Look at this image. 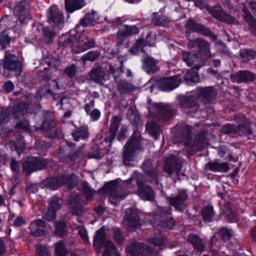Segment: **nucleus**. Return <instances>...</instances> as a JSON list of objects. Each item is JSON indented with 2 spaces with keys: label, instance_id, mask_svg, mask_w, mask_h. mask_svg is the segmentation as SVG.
<instances>
[{
  "label": "nucleus",
  "instance_id": "nucleus-26",
  "mask_svg": "<svg viewBox=\"0 0 256 256\" xmlns=\"http://www.w3.org/2000/svg\"><path fill=\"white\" fill-rule=\"evenodd\" d=\"M183 60L187 64L188 66L198 70L202 66L200 59L196 54H192L190 52L183 51L182 52Z\"/></svg>",
  "mask_w": 256,
  "mask_h": 256
},
{
  "label": "nucleus",
  "instance_id": "nucleus-39",
  "mask_svg": "<svg viewBox=\"0 0 256 256\" xmlns=\"http://www.w3.org/2000/svg\"><path fill=\"white\" fill-rule=\"evenodd\" d=\"M110 240H106V232L104 228H102L96 231L94 240V246L96 248L100 250L102 245L104 246V243Z\"/></svg>",
  "mask_w": 256,
  "mask_h": 256
},
{
  "label": "nucleus",
  "instance_id": "nucleus-53",
  "mask_svg": "<svg viewBox=\"0 0 256 256\" xmlns=\"http://www.w3.org/2000/svg\"><path fill=\"white\" fill-rule=\"evenodd\" d=\"M54 232L56 235L62 237L66 235V224L62 222H56V229Z\"/></svg>",
  "mask_w": 256,
  "mask_h": 256
},
{
  "label": "nucleus",
  "instance_id": "nucleus-22",
  "mask_svg": "<svg viewBox=\"0 0 256 256\" xmlns=\"http://www.w3.org/2000/svg\"><path fill=\"white\" fill-rule=\"evenodd\" d=\"M65 152L64 148L60 146L58 156V160L60 162L66 164L74 163L82 156L81 152L80 150L72 151L68 152L66 155Z\"/></svg>",
  "mask_w": 256,
  "mask_h": 256
},
{
  "label": "nucleus",
  "instance_id": "nucleus-7",
  "mask_svg": "<svg viewBox=\"0 0 256 256\" xmlns=\"http://www.w3.org/2000/svg\"><path fill=\"white\" fill-rule=\"evenodd\" d=\"M206 10L216 19L228 24H238V22L236 19L225 12L220 4L212 6L206 7Z\"/></svg>",
  "mask_w": 256,
  "mask_h": 256
},
{
  "label": "nucleus",
  "instance_id": "nucleus-57",
  "mask_svg": "<svg viewBox=\"0 0 256 256\" xmlns=\"http://www.w3.org/2000/svg\"><path fill=\"white\" fill-rule=\"evenodd\" d=\"M63 203L62 200L56 196L53 197L50 200V208L56 212L60 210Z\"/></svg>",
  "mask_w": 256,
  "mask_h": 256
},
{
  "label": "nucleus",
  "instance_id": "nucleus-23",
  "mask_svg": "<svg viewBox=\"0 0 256 256\" xmlns=\"http://www.w3.org/2000/svg\"><path fill=\"white\" fill-rule=\"evenodd\" d=\"M188 198L186 192L184 190H180L176 196L168 198V200L170 204L176 210L182 212L185 206L184 202Z\"/></svg>",
  "mask_w": 256,
  "mask_h": 256
},
{
  "label": "nucleus",
  "instance_id": "nucleus-38",
  "mask_svg": "<svg viewBox=\"0 0 256 256\" xmlns=\"http://www.w3.org/2000/svg\"><path fill=\"white\" fill-rule=\"evenodd\" d=\"M49 20L50 22H52L54 25L57 26L63 22V15L57 8L52 7L50 9Z\"/></svg>",
  "mask_w": 256,
  "mask_h": 256
},
{
  "label": "nucleus",
  "instance_id": "nucleus-12",
  "mask_svg": "<svg viewBox=\"0 0 256 256\" xmlns=\"http://www.w3.org/2000/svg\"><path fill=\"white\" fill-rule=\"evenodd\" d=\"M154 114L159 121H166L170 118L176 114V110L170 105L159 103L154 106Z\"/></svg>",
  "mask_w": 256,
  "mask_h": 256
},
{
  "label": "nucleus",
  "instance_id": "nucleus-42",
  "mask_svg": "<svg viewBox=\"0 0 256 256\" xmlns=\"http://www.w3.org/2000/svg\"><path fill=\"white\" fill-rule=\"evenodd\" d=\"M85 5L84 0H65V7L69 12L79 10Z\"/></svg>",
  "mask_w": 256,
  "mask_h": 256
},
{
  "label": "nucleus",
  "instance_id": "nucleus-47",
  "mask_svg": "<svg viewBox=\"0 0 256 256\" xmlns=\"http://www.w3.org/2000/svg\"><path fill=\"white\" fill-rule=\"evenodd\" d=\"M230 202H224V207L225 210H223L225 214V218L230 222H234L238 220V214L236 212H232L230 210Z\"/></svg>",
  "mask_w": 256,
  "mask_h": 256
},
{
  "label": "nucleus",
  "instance_id": "nucleus-64",
  "mask_svg": "<svg viewBox=\"0 0 256 256\" xmlns=\"http://www.w3.org/2000/svg\"><path fill=\"white\" fill-rule=\"evenodd\" d=\"M76 66L75 64H72L68 67L66 68L64 70V74L70 78L74 76L76 73Z\"/></svg>",
  "mask_w": 256,
  "mask_h": 256
},
{
  "label": "nucleus",
  "instance_id": "nucleus-9",
  "mask_svg": "<svg viewBox=\"0 0 256 256\" xmlns=\"http://www.w3.org/2000/svg\"><path fill=\"white\" fill-rule=\"evenodd\" d=\"M184 26L187 30L186 32V37L188 40H190L191 32H196L204 36L212 37L214 38H216V36L209 28L200 23H197L192 18L187 20Z\"/></svg>",
  "mask_w": 256,
  "mask_h": 256
},
{
  "label": "nucleus",
  "instance_id": "nucleus-27",
  "mask_svg": "<svg viewBox=\"0 0 256 256\" xmlns=\"http://www.w3.org/2000/svg\"><path fill=\"white\" fill-rule=\"evenodd\" d=\"M120 121L121 120L120 116H118L112 117V119L109 128V132L107 133L104 140L106 143L108 142V147L111 146L112 142L117 133Z\"/></svg>",
  "mask_w": 256,
  "mask_h": 256
},
{
  "label": "nucleus",
  "instance_id": "nucleus-55",
  "mask_svg": "<svg viewBox=\"0 0 256 256\" xmlns=\"http://www.w3.org/2000/svg\"><path fill=\"white\" fill-rule=\"evenodd\" d=\"M184 78L187 82H197L200 80L198 72L192 70H188L185 74Z\"/></svg>",
  "mask_w": 256,
  "mask_h": 256
},
{
  "label": "nucleus",
  "instance_id": "nucleus-46",
  "mask_svg": "<svg viewBox=\"0 0 256 256\" xmlns=\"http://www.w3.org/2000/svg\"><path fill=\"white\" fill-rule=\"evenodd\" d=\"M146 130L155 140H156L161 132L159 125L153 121L148 122L146 126Z\"/></svg>",
  "mask_w": 256,
  "mask_h": 256
},
{
  "label": "nucleus",
  "instance_id": "nucleus-25",
  "mask_svg": "<svg viewBox=\"0 0 256 256\" xmlns=\"http://www.w3.org/2000/svg\"><path fill=\"white\" fill-rule=\"evenodd\" d=\"M230 78L233 82H253L256 79V75L250 71L240 70L232 74Z\"/></svg>",
  "mask_w": 256,
  "mask_h": 256
},
{
  "label": "nucleus",
  "instance_id": "nucleus-19",
  "mask_svg": "<svg viewBox=\"0 0 256 256\" xmlns=\"http://www.w3.org/2000/svg\"><path fill=\"white\" fill-rule=\"evenodd\" d=\"M3 68L10 71L20 72L21 66L16 56L6 51L3 60Z\"/></svg>",
  "mask_w": 256,
  "mask_h": 256
},
{
  "label": "nucleus",
  "instance_id": "nucleus-17",
  "mask_svg": "<svg viewBox=\"0 0 256 256\" xmlns=\"http://www.w3.org/2000/svg\"><path fill=\"white\" fill-rule=\"evenodd\" d=\"M180 82V78L177 76H175L168 78H164L160 80L157 84L158 88L160 90L170 91L177 88Z\"/></svg>",
  "mask_w": 256,
  "mask_h": 256
},
{
  "label": "nucleus",
  "instance_id": "nucleus-33",
  "mask_svg": "<svg viewBox=\"0 0 256 256\" xmlns=\"http://www.w3.org/2000/svg\"><path fill=\"white\" fill-rule=\"evenodd\" d=\"M229 170V166L226 162L220 163L216 160L210 162L204 167L206 172L211 170L213 172H226Z\"/></svg>",
  "mask_w": 256,
  "mask_h": 256
},
{
  "label": "nucleus",
  "instance_id": "nucleus-48",
  "mask_svg": "<svg viewBox=\"0 0 256 256\" xmlns=\"http://www.w3.org/2000/svg\"><path fill=\"white\" fill-rule=\"evenodd\" d=\"M27 112V105L25 104H16L10 109V114L12 113L14 118H17L20 115H24Z\"/></svg>",
  "mask_w": 256,
  "mask_h": 256
},
{
  "label": "nucleus",
  "instance_id": "nucleus-30",
  "mask_svg": "<svg viewBox=\"0 0 256 256\" xmlns=\"http://www.w3.org/2000/svg\"><path fill=\"white\" fill-rule=\"evenodd\" d=\"M104 67L96 64L91 70L89 76L90 78L97 83H102L106 80Z\"/></svg>",
  "mask_w": 256,
  "mask_h": 256
},
{
  "label": "nucleus",
  "instance_id": "nucleus-5",
  "mask_svg": "<svg viewBox=\"0 0 256 256\" xmlns=\"http://www.w3.org/2000/svg\"><path fill=\"white\" fill-rule=\"evenodd\" d=\"M142 177L141 174L133 175L127 180L126 184L129 186L132 182H135L138 186L137 194L139 197L144 200H153L155 197L154 192L150 186L144 184L141 180Z\"/></svg>",
  "mask_w": 256,
  "mask_h": 256
},
{
  "label": "nucleus",
  "instance_id": "nucleus-29",
  "mask_svg": "<svg viewBox=\"0 0 256 256\" xmlns=\"http://www.w3.org/2000/svg\"><path fill=\"white\" fill-rule=\"evenodd\" d=\"M96 40L93 38H89L87 36L81 37L78 38V45L76 46V54L84 52L88 49L95 47Z\"/></svg>",
  "mask_w": 256,
  "mask_h": 256
},
{
  "label": "nucleus",
  "instance_id": "nucleus-13",
  "mask_svg": "<svg viewBox=\"0 0 256 256\" xmlns=\"http://www.w3.org/2000/svg\"><path fill=\"white\" fill-rule=\"evenodd\" d=\"M103 190L105 193L109 194L110 202L114 204H116V203L113 201L114 200H119L124 198L126 196L122 186L114 182L107 183L103 187Z\"/></svg>",
  "mask_w": 256,
  "mask_h": 256
},
{
  "label": "nucleus",
  "instance_id": "nucleus-16",
  "mask_svg": "<svg viewBox=\"0 0 256 256\" xmlns=\"http://www.w3.org/2000/svg\"><path fill=\"white\" fill-rule=\"evenodd\" d=\"M182 168V162L180 159L174 155H170L166 158L163 170L169 175H172L174 172H176L177 176H178Z\"/></svg>",
  "mask_w": 256,
  "mask_h": 256
},
{
  "label": "nucleus",
  "instance_id": "nucleus-54",
  "mask_svg": "<svg viewBox=\"0 0 256 256\" xmlns=\"http://www.w3.org/2000/svg\"><path fill=\"white\" fill-rule=\"evenodd\" d=\"M240 55L242 58H246L247 60L252 59L256 55V51L252 49H242L240 52Z\"/></svg>",
  "mask_w": 256,
  "mask_h": 256
},
{
  "label": "nucleus",
  "instance_id": "nucleus-36",
  "mask_svg": "<svg viewBox=\"0 0 256 256\" xmlns=\"http://www.w3.org/2000/svg\"><path fill=\"white\" fill-rule=\"evenodd\" d=\"M116 90L122 94H130L135 90L134 86L126 80H121L116 84Z\"/></svg>",
  "mask_w": 256,
  "mask_h": 256
},
{
  "label": "nucleus",
  "instance_id": "nucleus-32",
  "mask_svg": "<svg viewBox=\"0 0 256 256\" xmlns=\"http://www.w3.org/2000/svg\"><path fill=\"white\" fill-rule=\"evenodd\" d=\"M41 129L48 136L56 138L58 135L56 123L52 120H45L42 124Z\"/></svg>",
  "mask_w": 256,
  "mask_h": 256
},
{
  "label": "nucleus",
  "instance_id": "nucleus-28",
  "mask_svg": "<svg viewBox=\"0 0 256 256\" xmlns=\"http://www.w3.org/2000/svg\"><path fill=\"white\" fill-rule=\"evenodd\" d=\"M69 204L72 214L76 215H82L86 211L84 208L80 196L78 194L72 196L69 200Z\"/></svg>",
  "mask_w": 256,
  "mask_h": 256
},
{
  "label": "nucleus",
  "instance_id": "nucleus-35",
  "mask_svg": "<svg viewBox=\"0 0 256 256\" xmlns=\"http://www.w3.org/2000/svg\"><path fill=\"white\" fill-rule=\"evenodd\" d=\"M46 224L43 220H34L30 225V234L36 236H41L44 234V230Z\"/></svg>",
  "mask_w": 256,
  "mask_h": 256
},
{
  "label": "nucleus",
  "instance_id": "nucleus-6",
  "mask_svg": "<svg viewBox=\"0 0 256 256\" xmlns=\"http://www.w3.org/2000/svg\"><path fill=\"white\" fill-rule=\"evenodd\" d=\"M43 184L46 186L54 190L66 184L68 188H72L77 185L78 182L74 174H72L48 178L43 182Z\"/></svg>",
  "mask_w": 256,
  "mask_h": 256
},
{
  "label": "nucleus",
  "instance_id": "nucleus-44",
  "mask_svg": "<svg viewBox=\"0 0 256 256\" xmlns=\"http://www.w3.org/2000/svg\"><path fill=\"white\" fill-rule=\"evenodd\" d=\"M104 68L109 74L115 75L116 74H120L123 72L122 66L123 62L121 60H117V64H113L111 63H104Z\"/></svg>",
  "mask_w": 256,
  "mask_h": 256
},
{
  "label": "nucleus",
  "instance_id": "nucleus-20",
  "mask_svg": "<svg viewBox=\"0 0 256 256\" xmlns=\"http://www.w3.org/2000/svg\"><path fill=\"white\" fill-rule=\"evenodd\" d=\"M235 121L238 125L237 134L239 135H248L252 133L250 124L246 118L245 116L242 114H236Z\"/></svg>",
  "mask_w": 256,
  "mask_h": 256
},
{
  "label": "nucleus",
  "instance_id": "nucleus-51",
  "mask_svg": "<svg viewBox=\"0 0 256 256\" xmlns=\"http://www.w3.org/2000/svg\"><path fill=\"white\" fill-rule=\"evenodd\" d=\"M81 190L87 200H91L94 195L93 190L88 186V183L84 181L80 184Z\"/></svg>",
  "mask_w": 256,
  "mask_h": 256
},
{
  "label": "nucleus",
  "instance_id": "nucleus-45",
  "mask_svg": "<svg viewBox=\"0 0 256 256\" xmlns=\"http://www.w3.org/2000/svg\"><path fill=\"white\" fill-rule=\"evenodd\" d=\"M200 214L203 220L206 222H212L215 214L213 206L210 205L204 206L200 210Z\"/></svg>",
  "mask_w": 256,
  "mask_h": 256
},
{
  "label": "nucleus",
  "instance_id": "nucleus-58",
  "mask_svg": "<svg viewBox=\"0 0 256 256\" xmlns=\"http://www.w3.org/2000/svg\"><path fill=\"white\" fill-rule=\"evenodd\" d=\"M55 251L58 256H65L67 253L66 246L61 241L55 244Z\"/></svg>",
  "mask_w": 256,
  "mask_h": 256
},
{
  "label": "nucleus",
  "instance_id": "nucleus-1",
  "mask_svg": "<svg viewBox=\"0 0 256 256\" xmlns=\"http://www.w3.org/2000/svg\"><path fill=\"white\" fill-rule=\"evenodd\" d=\"M190 130L185 128L180 137L175 136L172 138V141L174 144L184 142L190 154L202 150L207 145L208 140L203 133L198 134L193 140H190Z\"/></svg>",
  "mask_w": 256,
  "mask_h": 256
},
{
  "label": "nucleus",
  "instance_id": "nucleus-60",
  "mask_svg": "<svg viewBox=\"0 0 256 256\" xmlns=\"http://www.w3.org/2000/svg\"><path fill=\"white\" fill-rule=\"evenodd\" d=\"M105 250L102 256H112L111 250H116V246L111 241L106 242L104 244Z\"/></svg>",
  "mask_w": 256,
  "mask_h": 256
},
{
  "label": "nucleus",
  "instance_id": "nucleus-62",
  "mask_svg": "<svg viewBox=\"0 0 256 256\" xmlns=\"http://www.w3.org/2000/svg\"><path fill=\"white\" fill-rule=\"evenodd\" d=\"M221 130L224 134H236L238 132L237 128L234 126L230 124L223 126Z\"/></svg>",
  "mask_w": 256,
  "mask_h": 256
},
{
  "label": "nucleus",
  "instance_id": "nucleus-59",
  "mask_svg": "<svg viewBox=\"0 0 256 256\" xmlns=\"http://www.w3.org/2000/svg\"><path fill=\"white\" fill-rule=\"evenodd\" d=\"M10 116V108H0V124L7 122Z\"/></svg>",
  "mask_w": 256,
  "mask_h": 256
},
{
  "label": "nucleus",
  "instance_id": "nucleus-4",
  "mask_svg": "<svg viewBox=\"0 0 256 256\" xmlns=\"http://www.w3.org/2000/svg\"><path fill=\"white\" fill-rule=\"evenodd\" d=\"M178 106L186 114H194L200 108V100L196 92L190 94H181L178 98Z\"/></svg>",
  "mask_w": 256,
  "mask_h": 256
},
{
  "label": "nucleus",
  "instance_id": "nucleus-2",
  "mask_svg": "<svg viewBox=\"0 0 256 256\" xmlns=\"http://www.w3.org/2000/svg\"><path fill=\"white\" fill-rule=\"evenodd\" d=\"M172 208L170 207H158L150 222L156 230L164 232L172 229L176 224V221L172 214Z\"/></svg>",
  "mask_w": 256,
  "mask_h": 256
},
{
  "label": "nucleus",
  "instance_id": "nucleus-10",
  "mask_svg": "<svg viewBox=\"0 0 256 256\" xmlns=\"http://www.w3.org/2000/svg\"><path fill=\"white\" fill-rule=\"evenodd\" d=\"M187 45L190 48H192L195 46L198 48V54L202 60H206L210 58L209 44L203 38L190 39Z\"/></svg>",
  "mask_w": 256,
  "mask_h": 256
},
{
  "label": "nucleus",
  "instance_id": "nucleus-8",
  "mask_svg": "<svg viewBox=\"0 0 256 256\" xmlns=\"http://www.w3.org/2000/svg\"><path fill=\"white\" fill-rule=\"evenodd\" d=\"M126 250L131 256H147L155 254L154 250L151 246L138 242L128 245Z\"/></svg>",
  "mask_w": 256,
  "mask_h": 256
},
{
  "label": "nucleus",
  "instance_id": "nucleus-24",
  "mask_svg": "<svg viewBox=\"0 0 256 256\" xmlns=\"http://www.w3.org/2000/svg\"><path fill=\"white\" fill-rule=\"evenodd\" d=\"M242 18L248 26V30L250 34L256 36V18L248 10L245 4H242Z\"/></svg>",
  "mask_w": 256,
  "mask_h": 256
},
{
  "label": "nucleus",
  "instance_id": "nucleus-31",
  "mask_svg": "<svg viewBox=\"0 0 256 256\" xmlns=\"http://www.w3.org/2000/svg\"><path fill=\"white\" fill-rule=\"evenodd\" d=\"M142 68L148 74H154L159 70L158 61L151 56H146L142 60Z\"/></svg>",
  "mask_w": 256,
  "mask_h": 256
},
{
  "label": "nucleus",
  "instance_id": "nucleus-52",
  "mask_svg": "<svg viewBox=\"0 0 256 256\" xmlns=\"http://www.w3.org/2000/svg\"><path fill=\"white\" fill-rule=\"evenodd\" d=\"M100 54L98 51H90L81 58V60L84 62L86 60L94 62L100 56Z\"/></svg>",
  "mask_w": 256,
  "mask_h": 256
},
{
  "label": "nucleus",
  "instance_id": "nucleus-15",
  "mask_svg": "<svg viewBox=\"0 0 256 256\" xmlns=\"http://www.w3.org/2000/svg\"><path fill=\"white\" fill-rule=\"evenodd\" d=\"M139 31V28L135 25H124L116 32L117 46L123 44L127 38L138 34Z\"/></svg>",
  "mask_w": 256,
  "mask_h": 256
},
{
  "label": "nucleus",
  "instance_id": "nucleus-11",
  "mask_svg": "<svg viewBox=\"0 0 256 256\" xmlns=\"http://www.w3.org/2000/svg\"><path fill=\"white\" fill-rule=\"evenodd\" d=\"M122 223L130 231H134L140 226V217L136 210L132 208L126 209Z\"/></svg>",
  "mask_w": 256,
  "mask_h": 256
},
{
  "label": "nucleus",
  "instance_id": "nucleus-18",
  "mask_svg": "<svg viewBox=\"0 0 256 256\" xmlns=\"http://www.w3.org/2000/svg\"><path fill=\"white\" fill-rule=\"evenodd\" d=\"M14 12L18 16L21 23L26 24L31 18L29 14L28 6L26 0H22L16 4L14 6Z\"/></svg>",
  "mask_w": 256,
  "mask_h": 256
},
{
  "label": "nucleus",
  "instance_id": "nucleus-14",
  "mask_svg": "<svg viewBox=\"0 0 256 256\" xmlns=\"http://www.w3.org/2000/svg\"><path fill=\"white\" fill-rule=\"evenodd\" d=\"M48 164V160L44 158H34L24 162L22 164V169L27 175L36 170L46 168Z\"/></svg>",
  "mask_w": 256,
  "mask_h": 256
},
{
  "label": "nucleus",
  "instance_id": "nucleus-50",
  "mask_svg": "<svg viewBox=\"0 0 256 256\" xmlns=\"http://www.w3.org/2000/svg\"><path fill=\"white\" fill-rule=\"evenodd\" d=\"M42 30L44 42L47 44L52 43L56 36V32L46 27L43 28Z\"/></svg>",
  "mask_w": 256,
  "mask_h": 256
},
{
  "label": "nucleus",
  "instance_id": "nucleus-3",
  "mask_svg": "<svg viewBox=\"0 0 256 256\" xmlns=\"http://www.w3.org/2000/svg\"><path fill=\"white\" fill-rule=\"evenodd\" d=\"M142 140L140 133L136 130L124 146L123 162L125 165H130V162L134 160L136 150L142 148Z\"/></svg>",
  "mask_w": 256,
  "mask_h": 256
},
{
  "label": "nucleus",
  "instance_id": "nucleus-40",
  "mask_svg": "<svg viewBox=\"0 0 256 256\" xmlns=\"http://www.w3.org/2000/svg\"><path fill=\"white\" fill-rule=\"evenodd\" d=\"M102 145V143H101L93 147L90 153V157L99 159L108 154L110 147L108 146L106 148H104Z\"/></svg>",
  "mask_w": 256,
  "mask_h": 256
},
{
  "label": "nucleus",
  "instance_id": "nucleus-56",
  "mask_svg": "<svg viewBox=\"0 0 256 256\" xmlns=\"http://www.w3.org/2000/svg\"><path fill=\"white\" fill-rule=\"evenodd\" d=\"M150 178V182H154L158 184V178L159 176V171L157 166H154V168L146 173Z\"/></svg>",
  "mask_w": 256,
  "mask_h": 256
},
{
  "label": "nucleus",
  "instance_id": "nucleus-21",
  "mask_svg": "<svg viewBox=\"0 0 256 256\" xmlns=\"http://www.w3.org/2000/svg\"><path fill=\"white\" fill-rule=\"evenodd\" d=\"M196 94L198 96V99L200 100H202L204 104L210 102L213 100L217 92L214 88L212 86H208L206 88H198V90L195 92Z\"/></svg>",
  "mask_w": 256,
  "mask_h": 256
},
{
  "label": "nucleus",
  "instance_id": "nucleus-41",
  "mask_svg": "<svg viewBox=\"0 0 256 256\" xmlns=\"http://www.w3.org/2000/svg\"><path fill=\"white\" fill-rule=\"evenodd\" d=\"M72 135L76 141L80 139H86L88 137L89 132L87 126H80L76 127L72 133Z\"/></svg>",
  "mask_w": 256,
  "mask_h": 256
},
{
  "label": "nucleus",
  "instance_id": "nucleus-49",
  "mask_svg": "<svg viewBox=\"0 0 256 256\" xmlns=\"http://www.w3.org/2000/svg\"><path fill=\"white\" fill-rule=\"evenodd\" d=\"M147 46L145 40L142 38H138L134 44L130 52L133 54H137L140 50H142V48Z\"/></svg>",
  "mask_w": 256,
  "mask_h": 256
},
{
  "label": "nucleus",
  "instance_id": "nucleus-63",
  "mask_svg": "<svg viewBox=\"0 0 256 256\" xmlns=\"http://www.w3.org/2000/svg\"><path fill=\"white\" fill-rule=\"evenodd\" d=\"M113 236L115 242L119 244H121L124 240V236L120 229H114L113 232Z\"/></svg>",
  "mask_w": 256,
  "mask_h": 256
},
{
  "label": "nucleus",
  "instance_id": "nucleus-43",
  "mask_svg": "<svg viewBox=\"0 0 256 256\" xmlns=\"http://www.w3.org/2000/svg\"><path fill=\"white\" fill-rule=\"evenodd\" d=\"M59 46L64 47L70 46L72 52L76 54V46L78 45V38L74 35H70L64 40L59 41Z\"/></svg>",
  "mask_w": 256,
  "mask_h": 256
},
{
  "label": "nucleus",
  "instance_id": "nucleus-61",
  "mask_svg": "<svg viewBox=\"0 0 256 256\" xmlns=\"http://www.w3.org/2000/svg\"><path fill=\"white\" fill-rule=\"evenodd\" d=\"M36 256H49L50 252L48 248L44 246L37 244L36 246Z\"/></svg>",
  "mask_w": 256,
  "mask_h": 256
},
{
  "label": "nucleus",
  "instance_id": "nucleus-37",
  "mask_svg": "<svg viewBox=\"0 0 256 256\" xmlns=\"http://www.w3.org/2000/svg\"><path fill=\"white\" fill-rule=\"evenodd\" d=\"M98 22V16L96 12L92 10L80 20V24L84 27H86L94 26Z\"/></svg>",
  "mask_w": 256,
  "mask_h": 256
},
{
  "label": "nucleus",
  "instance_id": "nucleus-34",
  "mask_svg": "<svg viewBox=\"0 0 256 256\" xmlns=\"http://www.w3.org/2000/svg\"><path fill=\"white\" fill-rule=\"evenodd\" d=\"M186 240L192 244L194 249L198 252H202L205 250L206 246L203 241L197 234H190L188 236Z\"/></svg>",
  "mask_w": 256,
  "mask_h": 256
}]
</instances>
